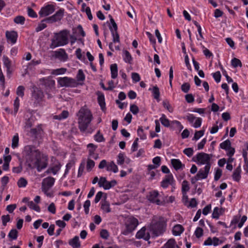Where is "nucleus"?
<instances>
[{
    "instance_id": "obj_53",
    "label": "nucleus",
    "mask_w": 248,
    "mask_h": 248,
    "mask_svg": "<svg viewBox=\"0 0 248 248\" xmlns=\"http://www.w3.org/2000/svg\"><path fill=\"white\" fill-rule=\"evenodd\" d=\"M66 71L65 68H60L53 70L52 74L54 75H58L64 74Z\"/></svg>"
},
{
    "instance_id": "obj_42",
    "label": "nucleus",
    "mask_w": 248,
    "mask_h": 248,
    "mask_svg": "<svg viewBox=\"0 0 248 248\" xmlns=\"http://www.w3.org/2000/svg\"><path fill=\"white\" fill-rule=\"evenodd\" d=\"M94 140L99 142L104 141L105 139L102 134H101L100 131H98L97 133L94 136Z\"/></svg>"
},
{
    "instance_id": "obj_39",
    "label": "nucleus",
    "mask_w": 248,
    "mask_h": 248,
    "mask_svg": "<svg viewBox=\"0 0 248 248\" xmlns=\"http://www.w3.org/2000/svg\"><path fill=\"white\" fill-rule=\"evenodd\" d=\"M14 21L16 24L23 25L25 23V18L23 16H18L14 18Z\"/></svg>"
},
{
    "instance_id": "obj_8",
    "label": "nucleus",
    "mask_w": 248,
    "mask_h": 248,
    "mask_svg": "<svg viewBox=\"0 0 248 248\" xmlns=\"http://www.w3.org/2000/svg\"><path fill=\"white\" fill-rule=\"evenodd\" d=\"M139 224V221L138 219L134 217H129L126 222V231L124 234H126L128 233L131 232H133Z\"/></svg>"
},
{
    "instance_id": "obj_9",
    "label": "nucleus",
    "mask_w": 248,
    "mask_h": 248,
    "mask_svg": "<svg viewBox=\"0 0 248 248\" xmlns=\"http://www.w3.org/2000/svg\"><path fill=\"white\" fill-rule=\"evenodd\" d=\"M55 6L52 4H47L42 7L39 12L40 17H45L52 14L55 11Z\"/></svg>"
},
{
    "instance_id": "obj_7",
    "label": "nucleus",
    "mask_w": 248,
    "mask_h": 248,
    "mask_svg": "<svg viewBox=\"0 0 248 248\" xmlns=\"http://www.w3.org/2000/svg\"><path fill=\"white\" fill-rule=\"evenodd\" d=\"M64 13V10L63 9H60L54 15L43 19V21H46L49 23L60 21L63 17Z\"/></svg>"
},
{
    "instance_id": "obj_57",
    "label": "nucleus",
    "mask_w": 248,
    "mask_h": 248,
    "mask_svg": "<svg viewBox=\"0 0 248 248\" xmlns=\"http://www.w3.org/2000/svg\"><path fill=\"white\" fill-rule=\"evenodd\" d=\"M138 134L141 139L144 140L146 138V135L143 132V129L140 127L137 131Z\"/></svg>"
},
{
    "instance_id": "obj_59",
    "label": "nucleus",
    "mask_w": 248,
    "mask_h": 248,
    "mask_svg": "<svg viewBox=\"0 0 248 248\" xmlns=\"http://www.w3.org/2000/svg\"><path fill=\"white\" fill-rule=\"evenodd\" d=\"M185 98L186 102L188 103H191L194 101V97L191 93L186 95Z\"/></svg>"
},
{
    "instance_id": "obj_60",
    "label": "nucleus",
    "mask_w": 248,
    "mask_h": 248,
    "mask_svg": "<svg viewBox=\"0 0 248 248\" xmlns=\"http://www.w3.org/2000/svg\"><path fill=\"white\" fill-rule=\"evenodd\" d=\"M60 164L59 163L58 164H56L53 167L51 168V170L52 173H53L54 174H56L57 173V172L60 170Z\"/></svg>"
},
{
    "instance_id": "obj_20",
    "label": "nucleus",
    "mask_w": 248,
    "mask_h": 248,
    "mask_svg": "<svg viewBox=\"0 0 248 248\" xmlns=\"http://www.w3.org/2000/svg\"><path fill=\"white\" fill-rule=\"evenodd\" d=\"M69 244L73 248H79L80 247V243L79 241L78 236H75L73 239L69 241Z\"/></svg>"
},
{
    "instance_id": "obj_6",
    "label": "nucleus",
    "mask_w": 248,
    "mask_h": 248,
    "mask_svg": "<svg viewBox=\"0 0 248 248\" xmlns=\"http://www.w3.org/2000/svg\"><path fill=\"white\" fill-rule=\"evenodd\" d=\"M58 82L61 87H76L78 85L76 79L67 77L59 78Z\"/></svg>"
},
{
    "instance_id": "obj_48",
    "label": "nucleus",
    "mask_w": 248,
    "mask_h": 248,
    "mask_svg": "<svg viewBox=\"0 0 248 248\" xmlns=\"http://www.w3.org/2000/svg\"><path fill=\"white\" fill-rule=\"evenodd\" d=\"M77 79L78 81H83L85 79V76L82 70H78L77 75Z\"/></svg>"
},
{
    "instance_id": "obj_32",
    "label": "nucleus",
    "mask_w": 248,
    "mask_h": 248,
    "mask_svg": "<svg viewBox=\"0 0 248 248\" xmlns=\"http://www.w3.org/2000/svg\"><path fill=\"white\" fill-rule=\"evenodd\" d=\"M101 208L103 210L104 212L106 213H109L111 211V209L109 207V204L106 200L102 202Z\"/></svg>"
},
{
    "instance_id": "obj_4",
    "label": "nucleus",
    "mask_w": 248,
    "mask_h": 248,
    "mask_svg": "<svg viewBox=\"0 0 248 248\" xmlns=\"http://www.w3.org/2000/svg\"><path fill=\"white\" fill-rule=\"evenodd\" d=\"M166 227V221L163 219H160L157 222L151 224L149 229L155 236H158L163 233L165 231Z\"/></svg>"
},
{
    "instance_id": "obj_18",
    "label": "nucleus",
    "mask_w": 248,
    "mask_h": 248,
    "mask_svg": "<svg viewBox=\"0 0 248 248\" xmlns=\"http://www.w3.org/2000/svg\"><path fill=\"white\" fill-rule=\"evenodd\" d=\"M42 129L41 125H38L37 127L31 129L28 131V134L32 137L37 138V137L41 134Z\"/></svg>"
},
{
    "instance_id": "obj_40",
    "label": "nucleus",
    "mask_w": 248,
    "mask_h": 248,
    "mask_svg": "<svg viewBox=\"0 0 248 248\" xmlns=\"http://www.w3.org/2000/svg\"><path fill=\"white\" fill-rule=\"evenodd\" d=\"M231 64L233 67H237L238 66L241 67L242 66L240 60L236 58H234L232 60Z\"/></svg>"
},
{
    "instance_id": "obj_10",
    "label": "nucleus",
    "mask_w": 248,
    "mask_h": 248,
    "mask_svg": "<svg viewBox=\"0 0 248 248\" xmlns=\"http://www.w3.org/2000/svg\"><path fill=\"white\" fill-rule=\"evenodd\" d=\"M55 179L48 177L43 179L42 183V190L44 192H47L54 184Z\"/></svg>"
},
{
    "instance_id": "obj_11",
    "label": "nucleus",
    "mask_w": 248,
    "mask_h": 248,
    "mask_svg": "<svg viewBox=\"0 0 248 248\" xmlns=\"http://www.w3.org/2000/svg\"><path fill=\"white\" fill-rule=\"evenodd\" d=\"M40 81L45 86L46 92H50L55 89V81L50 77L41 79Z\"/></svg>"
},
{
    "instance_id": "obj_43",
    "label": "nucleus",
    "mask_w": 248,
    "mask_h": 248,
    "mask_svg": "<svg viewBox=\"0 0 248 248\" xmlns=\"http://www.w3.org/2000/svg\"><path fill=\"white\" fill-rule=\"evenodd\" d=\"M94 165H95L94 162L93 160L88 158V160H87V166H86L87 170L88 171H91V170L94 167Z\"/></svg>"
},
{
    "instance_id": "obj_55",
    "label": "nucleus",
    "mask_w": 248,
    "mask_h": 248,
    "mask_svg": "<svg viewBox=\"0 0 248 248\" xmlns=\"http://www.w3.org/2000/svg\"><path fill=\"white\" fill-rule=\"evenodd\" d=\"M184 153L188 157L191 156L193 154V150L191 148H188L185 149L184 151Z\"/></svg>"
},
{
    "instance_id": "obj_36",
    "label": "nucleus",
    "mask_w": 248,
    "mask_h": 248,
    "mask_svg": "<svg viewBox=\"0 0 248 248\" xmlns=\"http://www.w3.org/2000/svg\"><path fill=\"white\" fill-rule=\"evenodd\" d=\"M87 147L89 149V156H93L94 154V152L96 149L97 146L93 143H89L87 145Z\"/></svg>"
},
{
    "instance_id": "obj_45",
    "label": "nucleus",
    "mask_w": 248,
    "mask_h": 248,
    "mask_svg": "<svg viewBox=\"0 0 248 248\" xmlns=\"http://www.w3.org/2000/svg\"><path fill=\"white\" fill-rule=\"evenodd\" d=\"M27 185V181L24 178H20L17 182V185L19 187H24Z\"/></svg>"
},
{
    "instance_id": "obj_41",
    "label": "nucleus",
    "mask_w": 248,
    "mask_h": 248,
    "mask_svg": "<svg viewBox=\"0 0 248 248\" xmlns=\"http://www.w3.org/2000/svg\"><path fill=\"white\" fill-rule=\"evenodd\" d=\"M28 206L31 209L36 211V212H40V207L36 205L33 201H30L28 202Z\"/></svg>"
},
{
    "instance_id": "obj_47",
    "label": "nucleus",
    "mask_w": 248,
    "mask_h": 248,
    "mask_svg": "<svg viewBox=\"0 0 248 248\" xmlns=\"http://www.w3.org/2000/svg\"><path fill=\"white\" fill-rule=\"evenodd\" d=\"M18 232L16 229H12L9 233L8 236L13 239H16L17 237Z\"/></svg>"
},
{
    "instance_id": "obj_63",
    "label": "nucleus",
    "mask_w": 248,
    "mask_h": 248,
    "mask_svg": "<svg viewBox=\"0 0 248 248\" xmlns=\"http://www.w3.org/2000/svg\"><path fill=\"white\" fill-rule=\"evenodd\" d=\"M28 14L31 17H36L37 15L34 11L31 8H28Z\"/></svg>"
},
{
    "instance_id": "obj_50",
    "label": "nucleus",
    "mask_w": 248,
    "mask_h": 248,
    "mask_svg": "<svg viewBox=\"0 0 248 248\" xmlns=\"http://www.w3.org/2000/svg\"><path fill=\"white\" fill-rule=\"evenodd\" d=\"M25 88L23 86H19L16 90V94L21 97H23L24 94Z\"/></svg>"
},
{
    "instance_id": "obj_17",
    "label": "nucleus",
    "mask_w": 248,
    "mask_h": 248,
    "mask_svg": "<svg viewBox=\"0 0 248 248\" xmlns=\"http://www.w3.org/2000/svg\"><path fill=\"white\" fill-rule=\"evenodd\" d=\"M6 37L8 41H10L12 44H15L16 41L17 34L15 31H6Z\"/></svg>"
},
{
    "instance_id": "obj_28",
    "label": "nucleus",
    "mask_w": 248,
    "mask_h": 248,
    "mask_svg": "<svg viewBox=\"0 0 248 248\" xmlns=\"http://www.w3.org/2000/svg\"><path fill=\"white\" fill-rule=\"evenodd\" d=\"M171 127L177 128L179 131H181L184 128L179 121L174 120L171 122Z\"/></svg>"
},
{
    "instance_id": "obj_12",
    "label": "nucleus",
    "mask_w": 248,
    "mask_h": 248,
    "mask_svg": "<svg viewBox=\"0 0 248 248\" xmlns=\"http://www.w3.org/2000/svg\"><path fill=\"white\" fill-rule=\"evenodd\" d=\"M159 193L157 191L154 190L149 192L147 196V199L151 202L156 203L157 205L161 204V201L157 198Z\"/></svg>"
},
{
    "instance_id": "obj_62",
    "label": "nucleus",
    "mask_w": 248,
    "mask_h": 248,
    "mask_svg": "<svg viewBox=\"0 0 248 248\" xmlns=\"http://www.w3.org/2000/svg\"><path fill=\"white\" fill-rule=\"evenodd\" d=\"M44 21L42 20L41 22L38 25L36 28L37 32L40 31L46 27V25L44 23Z\"/></svg>"
},
{
    "instance_id": "obj_29",
    "label": "nucleus",
    "mask_w": 248,
    "mask_h": 248,
    "mask_svg": "<svg viewBox=\"0 0 248 248\" xmlns=\"http://www.w3.org/2000/svg\"><path fill=\"white\" fill-rule=\"evenodd\" d=\"M161 124L164 126L168 127H171V122L166 118L165 114H162L161 117L159 119Z\"/></svg>"
},
{
    "instance_id": "obj_2",
    "label": "nucleus",
    "mask_w": 248,
    "mask_h": 248,
    "mask_svg": "<svg viewBox=\"0 0 248 248\" xmlns=\"http://www.w3.org/2000/svg\"><path fill=\"white\" fill-rule=\"evenodd\" d=\"M77 115L78 128L81 132H85L87 130V128L93 120L92 113L89 109L81 108Z\"/></svg>"
},
{
    "instance_id": "obj_19",
    "label": "nucleus",
    "mask_w": 248,
    "mask_h": 248,
    "mask_svg": "<svg viewBox=\"0 0 248 248\" xmlns=\"http://www.w3.org/2000/svg\"><path fill=\"white\" fill-rule=\"evenodd\" d=\"M32 97L38 102L40 101L44 97V93L41 90L36 88L32 93Z\"/></svg>"
},
{
    "instance_id": "obj_37",
    "label": "nucleus",
    "mask_w": 248,
    "mask_h": 248,
    "mask_svg": "<svg viewBox=\"0 0 248 248\" xmlns=\"http://www.w3.org/2000/svg\"><path fill=\"white\" fill-rule=\"evenodd\" d=\"M189 190L188 182L186 180H184L182 184V191L183 194H185L186 192Z\"/></svg>"
},
{
    "instance_id": "obj_51",
    "label": "nucleus",
    "mask_w": 248,
    "mask_h": 248,
    "mask_svg": "<svg viewBox=\"0 0 248 248\" xmlns=\"http://www.w3.org/2000/svg\"><path fill=\"white\" fill-rule=\"evenodd\" d=\"M213 77L217 82H219L220 81L221 75L219 71H217L213 73Z\"/></svg>"
},
{
    "instance_id": "obj_5",
    "label": "nucleus",
    "mask_w": 248,
    "mask_h": 248,
    "mask_svg": "<svg viewBox=\"0 0 248 248\" xmlns=\"http://www.w3.org/2000/svg\"><path fill=\"white\" fill-rule=\"evenodd\" d=\"M212 155H209L204 153H198L196 157H193V160L196 162L198 164L205 165H209L211 167V163L210 160Z\"/></svg>"
},
{
    "instance_id": "obj_56",
    "label": "nucleus",
    "mask_w": 248,
    "mask_h": 248,
    "mask_svg": "<svg viewBox=\"0 0 248 248\" xmlns=\"http://www.w3.org/2000/svg\"><path fill=\"white\" fill-rule=\"evenodd\" d=\"M195 234L197 238H200L203 235V230L200 227H198L195 232Z\"/></svg>"
},
{
    "instance_id": "obj_3",
    "label": "nucleus",
    "mask_w": 248,
    "mask_h": 248,
    "mask_svg": "<svg viewBox=\"0 0 248 248\" xmlns=\"http://www.w3.org/2000/svg\"><path fill=\"white\" fill-rule=\"evenodd\" d=\"M69 31L63 30L59 32L55 33L53 38L51 40L50 45L51 48L63 46L68 43V35Z\"/></svg>"
},
{
    "instance_id": "obj_31",
    "label": "nucleus",
    "mask_w": 248,
    "mask_h": 248,
    "mask_svg": "<svg viewBox=\"0 0 248 248\" xmlns=\"http://www.w3.org/2000/svg\"><path fill=\"white\" fill-rule=\"evenodd\" d=\"M124 60L125 62L131 63L132 58L130 53L126 50H123Z\"/></svg>"
},
{
    "instance_id": "obj_16",
    "label": "nucleus",
    "mask_w": 248,
    "mask_h": 248,
    "mask_svg": "<svg viewBox=\"0 0 248 248\" xmlns=\"http://www.w3.org/2000/svg\"><path fill=\"white\" fill-rule=\"evenodd\" d=\"M55 56L61 61H65L68 58V56L64 49H60L58 51H55Z\"/></svg>"
},
{
    "instance_id": "obj_33",
    "label": "nucleus",
    "mask_w": 248,
    "mask_h": 248,
    "mask_svg": "<svg viewBox=\"0 0 248 248\" xmlns=\"http://www.w3.org/2000/svg\"><path fill=\"white\" fill-rule=\"evenodd\" d=\"M231 141L229 140H227L220 144V147L226 151L229 150L231 147Z\"/></svg>"
},
{
    "instance_id": "obj_26",
    "label": "nucleus",
    "mask_w": 248,
    "mask_h": 248,
    "mask_svg": "<svg viewBox=\"0 0 248 248\" xmlns=\"http://www.w3.org/2000/svg\"><path fill=\"white\" fill-rule=\"evenodd\" d=\"M3 61L4 65L7 68V73L10 74L11 73V72L10 71V68L11 66V61L9 59V58L5 56H3Z\"/></svg>"
},
{
    "instance_id": "obj_1",
    "label": "nucleus",
    "mask_w": 248,
    "mask_h": 248,
    "mask_svg": "<svg viewBox=\"0 0 248 248\" xmlns=\"http://www.w3.org/2000/svg\"><path fill=\"white\" fill-rule=\"evenodd\" d=\"M25 151L27 154L26 162L30 168H36L37 170L40 171L46 167V162L41 160L40 152L35 147L27 145L25 147Z\"/></svg>"
},
{
    "instance_id": "obj_15",
    "label": "nucleus",
    "mask_w": 248,
    "mask_h": 248,
    "mask_svg": "<svg viewBox=\"0 0 248 248\" xmlns=\"http://www.w3.org/2000/svg\"><path fill=\"white\" fill-rule=\"evenodd\" d=\"M174 179L171 174L165 176L164 179L161 182V186L163 188H167L169 185H173Z\"/></svg>"
},
{
    "instance_id": "obj_61",
    "label": "nucleus",
    "mask_w": 248,
    "mask_h": 248,
    "mask_svg": "<svg viewBox=\"0 0 248 248\" xmlns=\"http://www.w3.org/2000/svg\"><path fill=\"white\" fill-rule=\"evenodd\" d=\"M222 175V170L220 169H217L215 172L214 180L218 181Z\"/></svg>"
},
{
    "instance_id": "obj_54",
    "label": "nucleus",
    "mask_w": 248,
    "mask_h": 248,
    "mask_svg": "<svg viewBox=\"0 0 248 248\" xmlns=\"http://www.w3.org/2000/svg\"><path fill=\"white\" fill-rule=\"evenodd\" d=\"M163 106L166 108L169 112H172L173 111V108L169 104L168 101H164L163 102Z\"/></svg>"
},
{
    "instance_id": "obj_30",
    "label": "nucleus",
    "mask_w": 248,
    "mask_h": 248,
    "mask_svg": "<svg viewBox=\"0 0 248 248\" xmlns=\"http://www.w3.org/2000/svg\"><path fill=\"white\" fill-rule=\"evenodd\" d=\"M107 170L108 171H112L114 173H116L118 171V167L113 161H111L108 164Z\"/></svg>"
},
{
    "instance_id": "obj_13",
    "label": "nucleus",
    "mask_w": 248,
    "mask_h": 248,
    "mask_svg": "<svg viewBox=\"0 0 248 248\" xmlns=\"http://www.w3.org/2000/svg\"><path fill=\"white\" fill-rule=\"evenodd\" d=\"M145 227H142L136 233V237L138 239H143L146 241H148L150 238V235L149 232H146Z\"/></svg>"
},
{
    "instance_id": "obj_38",
    "label": "nucleus",
    "mask_w": 248,
    "mask_h": 248,
    "mask_svg": "<svg viewBox=\"0 0 248 248\" xmlns=\"http://www.w3.org/2000/svg\"><path fill=\"white\" fill-rule=\"evenodd\" d=\"M108 181L106 179V177H101L98 182V185L100 187H103L105 189H106V186L108 185Z\"/></svg>"
},
{
    "instance_id": "obj_49",
    "label": "nucleus",
    "mask_w": 248,
    "mask_h": 248,
    "mask_svg": "<svg viewBox=\"0 0 248 248\" xmlns=\"http://www.w3.org/2000/svg\"><path fill=\"white\" fill-rule=\"evenodd\" d=\"M204 131L203 130L196 131L194 134L193 140H198L204 134Z\"/></svg>"
},
{
    "instance_id": "obj_25",
    "label": "nucleus",
    "mask_w": 248,
    "mask_h": 248,
    "mask_svg": "<svg viewBox=\"0 0 248 248\" xmlns=\"http://www.w3.org/2000/svg\"><path fill=\"white\" fill-rule=\"evenodd\" d=\"M179 248V247L176 245L175 240L173 239H170L166 243L165 246L161 248Z\"/></svg>"
},
{
    "instance_id": "obj_35",
    "label": "nucleus",
    "mask_w": 248,
    "mask_h": 248,
    "mask_svg": "<svg viewBox=\"0 0 248 248\" xmlns=\"http://www.w3.org/2000/svg\"><path fill=\"white\" fill-rule=\"evenodd\" d=\"M109 28L113 36V42L114 43L119 42L120 38L118 31L114 32L111 27H109Z\"/></svg>"
},
{
    "instance_id": "obj_46",
    "label": "nucleus",
    "mask_w": 248,
    "mask_h": 248,
    "mask_svg": "<svg viewBox=\"0 0 248 248\" xmlns=\"http://www.w3.org/2000/svg\"><path fill=\"white\" fill-rule=\"evenodd\" d=\"M181 88L184 93H187L190 89V85L189 83L185 82L181 85Z\"/></svg>"
},
{
    "instance_id": "obj_27",
    "label": "nucleus",
    "mask_w": 248,
    "mask_h": 248,
    "mask_svg": "<svg viewBox=\"0 0 248 248\" xmlns=\"http://www.w3.org/2000/svg\"><path fill=\"white\" fill-rule=\"evenodd\" d=\"M110 71L111 78L113 79L116 78L118 76L117 65L116 63L110 65Z\"/></svg>"
},
{
    "instance_id": "obj_24",
    "label": "nucleus",
    "mask_w": 248,
    "mask_h": 248,
    "mask_svg": "<svg viewBox=\"0 0 248 248\" xmlns=\"http://www.w3.org/2000/svg\"><path fill=\"white\" fill-rule=\"evenodd\" d=\"M98 98L97 100L98 103L101 108V109L104 110L105 109L106 104L105 102V97L104 95L102 93H97Z\"/></svg>"
},
{
    "instance_id": "obj_52",
    "label": "nucleus",
    "mask_w": 248,
    "mask_h": 248,
    "mask_svg": "<svg viewBox=\"0 0 248 248\" xmlns=\"http://www.w3.org/2000/svg\"><path fill=\"white\" fill-rule=\"evenodd\" d=\"M1 220L3 225L5 226L7 223L10 220V216L9 215L2 216Z\"/></svg>"
},
{
    "instance_id": "obj_23",
    "label": "nucleus",
    "mask_w": 248,
    "mask_h": 248,
    "mask_svg": "<svg viewBox=\"0 0 248 248\" xmlns=\"http://www.w3.org/2000/svg\"><path fill=\"white\" fill-rule=\"evenodd\" d=\"M171 163L175 170H178L185 165L182 164L180 160L178 159H172L171 160Z\"/></svg>"
},
{
    "instance_id": "obj_14",
    "label": "nucleus",
    "mask_w": 248,
    "mask_h": 248,
    "mask_svg": "<svg viewBox=\"0 0 248 248\" xmlns=\"http://www.w3.org/2000/svg\"><path fill=\"white\" fill-rule=\"evenodd\" d=\"M210 168L209 165H205L203 169L199 170L196 175L199 179H205L207 177Z\"/></svg>"
},
{
    "instance_id": "obj_21",
    "label": "nucleus",
    "mask_w": 248,
    "mask_h": 248,
    "mask_svg": "<svg viewBox=\"0 0 248 248\" xmlns=\"http://www.w3.org/2000/svg\"><path fill=\"white\" fill-rule=\"evenodd\" d=\"M241 167L239 166L237 167L234 170L233 174H232V178L233 179L237 182H239L241 178Z\"/></svg>"
},
{
    "instance_id": "obj_58",
    "label": "nucleus",
    "mask_w": 248,
    "mask_h": 248,
    "mask_svg": "<svg viewBox=\"0 0 248 248\" xmlns=\"http://www.w3.org/2000/svg\"><path fill=\"white\" fill-rule=\"evenodd\" d=\"M130 110L132 113L134 114H137L139 111V109L137 106L133 104L130 106Z\"/></svg>"
},
{
    "instance_id": "obj_22",
    "label": "nucleus",
    "mask_w": 248,
    "mask_h": 248,
    "mask_svg": "<svg viewBox=\"0 0 248 248\" xmlns=\"http://www.w3.org/2000/svg\"><path fill=\"white\" fill-rule=\"evenodd\" d=\"M184 231V228L181 225H175L172 230L173 234L175 236L180 235Z\"/></svg>"
},
{
    "instance_id": "obj_44",
    "label": "nucleus",
    "mask_w": 248,
    "mask_h": 248,
    "mask_svg": "<svg viewBox=\"0 0 248 248\" xmlns=\"http://www.w3.org/2000/svg\"><path fill=\"white\" fill-rule=\"evenodd\" d=\"M18 136L17 134L15 135L12 139V147L13 148H15L18 146Z\"/></svg>"
},
{
    "instance_id": "obj_64",
    "label": "nucleus",
    "mask_w": 248,
    "mask_h": 248,
    "mask_svg": "<svg viewBox=\"0 0 248 248\" xmlns=\"http://www.w3.org/2000/svg\"><path fill=\"white\" fill-rule=\"evenodd\" d=\"M219 208L218 207H215L214 209L213 212L212 213V217L213 218L218 219L219 218Z\"/></svg>"
},
{
    "instance_id": "obj_34",
    "label": "nucleus",
    "mask_w": 248,
    "mask_h": 248,
    "mask_svg": "<svg viewBox=\"0 0 248 248\" xmlns=\"http://www.w3.org/2000/svg\"><path fill=\"white\" fill-rule=\"evenodd\" d=\"M149 90L152 91V93L155 99L158 100L160 96V92L159 88L156 86L153 87V89H149Z\"/></svg>"
}]
</instances>
